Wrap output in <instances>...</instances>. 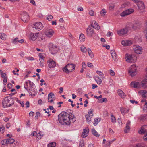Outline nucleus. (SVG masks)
Wrapping results in <instances>:
<instances>
[{
  "mask_svg": "<svg viewBox=\"0 0 147 147\" xmlns=\"http://www.w3.org/2000/svg\"><path fill=\"white\" fill-rule=\"evenodd\" d=\"M21 19L24 23L27 22L29 20V16L28 13L25 11H23L21 14Z\"/></svg>",
  "mask_w": 147,
  "mask_h": 147,
  "instance_id": "nucleus-6",
  "label": "nucleus"
},
{
  "mask_svg": "<svg viewBox=\"0 0 147 147\" xmlns=\"http://www.w3.org/2000/svg\"><path fill=\"white\" fill-rule=\"evenodd\" d=\"M134 11V10L132 9H129L123 11L121 13V16L124 17L130 14Z\"/></svg>",
  "mask_w": 147,
  "mask_h": 147,
  "instance_id": "nucleus-12",
  "label": "nucleus"
},
{
  "mask_svg": "<svg viewBox=\"0 0 147 147\" xmlns=\"http://www.w3.org/2000/svg\"><path fill=\"white\" fill-rule=\"evenodd\" d=\"M88 51L90 57L91 58H92L94 57V55L91 49L89 48H88Z\"/></svg>",
  "mask_w": 147,
  "mask_h": 147,
  "instance_id": "nucleus-32",
  "label": "nucleus"
},
{
  "mask_svg": "<svg viewBox=\"0 0 147 147\" xmlns=\"http://www.w3.org/2000/svg\"><path fill=\"white\" fill-rule=\"evenodd\" d=\"M94 23V26L95 27H96L95 29L98 30H99L100 28V27L96 22L95 21H94L92 22V23Z\"/></svg>",
  "mask_w": 147,
  "mask_h": 147,
  "instance_id": "nucleus-34",
  "label": "nucleus"
},
{
  "mask_svg": "<svg viewBox=\"0 0 147 147\" xmlns=\"http://www.w3.org/2000/svg\"><path fill=\"white\" fill-rule=\"evenodd\" d=\"M133 49L135 52L138 54H141L142 52V48L138 45H134L133 46Z\"/></svg>",
  "mask_w": 147,
  "mask_h": 147,
  "instance_id": "nucleus-10",
  "label": "nucleus"
},
{
  "mask_svg": "<svg viewBox=\"0 0 147 147\" xmlns=\"http://www.w3.org/2000/svg\"><path fill=\"white\" fill-rule=\"evenodd\" d=\"M107 102V100L106 98H102L99 101V103H102L103 102Z\"/></svg>",
  "mask_w": 147,
  "mask_h": 147,
  "instance_id": "nucleus-43",
  "label": "nucleus"
},
{
  "mask_svg": "<svg viewBox=\"0 0 147 147\" xmlns=\"http://www.w3.org/2000/svg\"><path fill=\"white\" fill-rule=\"evenodd\" d=\"M92 132L93 134L97 137H99L100 136V135L96 131L94 128H93L92 129Z\"/></svg>",
  "mask_w": 147,
  "mask_h": 147,
  "instance_id": "nucleus-29",
  "label": "nucleus"
},
{
  "mask_svg": "<svg viewBox=\"0 0 147 147\" xmlns=\"http://www.w3.org/2000/svg\"><path fill=\"white\" fill-rule=\"evenodd\" d=\"M53 17L52 15H50L47 16V19L49 21H51Z\"/></svg>",
  "mask_w": 147,
  "mask_h": 147,
  "instance_id": "nucleus-50",
  "label": "nucleus"
},
{
  "mask_svg": "<svg viewBox=\"0 0 147 147\" xmlns=\"http://www.w3.org/2000/svg\"><path fill=\"white\" fill-rule=\"evenodd\" d=\"M93 109H91L88 111V114L90 116H93L94 115L93 114Z\"/></svg>",
  "mask_w": 147,
  "mask_h": 147,
  "instance_id": "nucleus-39",
  "label": "nucleus"
},
{
  "mask_svg": "<svg viewBox=\"0 0 147 147\" xmlns=\"http://www.w3.org/2000/svg\"><path fill=\"white\" fill-rule=\"evenodd\" d=\"M87 64L88 67H91L93 66L92 64L90 62H88Z\"/></svg>",
  "mask_w": 147,
  "mask_h": 147,
  "instance_id": "nucleus-58",
  "label": "nucleus"
},
{
  "mask_svg": "<svg viewBox=\"0 0 147 147\" xmlns=\"http://www.w3.org/2000/svg\"><path fill=\"white\" fill-rule=\"evenodd\" d=\"M26 59L28 60L33 61L34 60V58L31 57H28L26 58Z\"/></svg>",
  "mask_w": 147,
  "mask_h": 147,
  "instance_id": "nucleus-52",
  "label": "nucleus"
},
{
  "mask_svg": "<svg viewBox=\"0 0 147 147\" xmlns=\"http://www.w3.org/2000/svg\"><path fill=\"white\" fill-rule=\"evenodd\" d=\"M110 74L112 76H114L115 75V72L113 71V70L111 69L110 70Z\"/></svg>",
  "mask_w": 147,
  "mask_h": 147,
  "instance_id": "nucleus-56",
  "label": "nucleus"
},
{
  "mask_svg": "<svg viewBox=\"0 0 147 147\" xmlns=\"http://www.w3.org/2000/svg\"><path fill=\"white\" fill-rule=\"evenodd\" d=\"M28 91L29 93L32 96H34L37 92L36 89L34 88H33V89H29Z\"/></svg>",
  "mask_w": 147,
  "mask_h": 147,
  "instance_id": "nucleus-20",
  "label": "nucleus"
},
{
  "mask_svg": "<svg viewBox=\"0 0 147 147\" xmlns=\"http://www.w3.org/2000/svg\"><path fill=\"white\" fill-rule=\"evenodd\" d=\"M79 39L81 42H83L85 40V37L84 35L82 33H81L80 35Z\"/></svg>",
  "mask_w": 147,
  "mask_h": 147,
  "instance_id": "nucleus-31",
  "label": "nucleus"
},
{
  "mask_svg": "<svg viewBox=\"0 0 147 147\" xmlns=\"http://www.w3.org/2000/svg\"><path fill=\"white\" fill-rule=\"evenodd\" d=\"M143 110L144 111H145L146 112H147V102H146L145 104L144 105Z\"/></svg>",
  "mask_w": 147,
  "mask_h": 147,
  "instance_id": "nucleus-48",
  "label": "nucleus"
},
{
  "mask_svg": "<svg viewBox=\"0 0 147 147\" xmlns=\"http://www.w3.org/2000/svg\"><path fill=\"white\" fill-rule=\"evenodd\" d=\"M89 14L91 16H93L94 15V12L92 10H90L89 11Z\"/></svg>",
  "mask_w": 147,
  "mask_h": 147,
  "instance_id": "nucleus-51",
  "label": "nucleus"
},
{
  "mask_svg": "<svg viewBox=\"0 0 147 147\" xmlns=\"http://www.w3.org/2000/svg\"><path fill=\"white\" fill-rule=\"evenodd\" d=\"M147 119V115H142L140 117V120L144 121Z\"/></svg>",
  "mask_w": 147,
  "mask_h": 147,
  "instance_id": "nucleus-35",
  "label": "nucleus"
},
{
  "mask_svg": "<svg viewBox=\"0 0 147 147\" xmlns=\"http://www.w3.org/2000/svg\"><path fill=\"white\" fill-rule=\"evenodd\" d=\"M89 133V129H84V131L82 133L81 136L83 138H85L87 137Z\"/></svg>",
  "mask_w": 147,
  "mask_h": 147,
  "instance_id": "nucleus-22",
  "label": "nucleus"
},
{
  "mask_svg": "<svg viewBox=\"0 0 147 147\" xmlns=\"http://www.w3.org/2000/svg\"><path fill=\"white\" fill-rule=\"evenodd\" d=\"M106 13V11L105 9H102L100 11V14L102 16H104Z\"/></svg>",
  "mask_w": 147,
  "mask_h": 147,
  "instance_id": "nucleus-47",
  "label": "nucleus"
},
{
  "mask_svg": "<svg viewBox=\"0 0 147 147\" xmlns=\"http://www.w3.org/2000/svg\"><path fill=\"white\" fill-rule=\"evenodd\" d=\"M6 75V74L5 73H2L1 74V76L2 78L4 79L5 78H6L7 77H5V76Z\"/></svg>",
  "mask_w": 147,
  "mask_h": 147,
  "instance_id": "nucleus-54",
  "label": "nucleus"
},
{
  "mask_svg": "<svg viewBox=\"0 0 147 147\" xmlns=\"http://www.w3.org/2000/svg\"><path fill=\"white\" fill-rule=\"evenodd\" d=\"M36 136L37 138H38L40 139H41L42 137L40 133H38L37 134H36Z\"/></svg>",
  "mask_w": 147,
  "mask_h": 147,
  "instance_id": "nucleus-55",
  "label": "nucleus"
},
{
  "mask_svg": "<svg viewBox=\"0 0 147 147\" xmlns=\"http://www.w3.org/2000/svg\"><path fill=\"white\" fill-rule=\"evenodd\" d=\"M111 54L113 59L115 61H117V57L115 51L114 50H111Z\"/></svg>",
  "mask_w": 147,
  "mask_h": 147,
  "instance_id": "nucleus-21",
  "label": "nucleus"
},
{
  "mask_svg": "<svg viewBox=\"0 0 147 147\" xmlns=\"http://www.w3.org/2000/svg\"><path fill=\"white\" fill-rule=\"evenodd\" d=\"M96 73L99 75L100 77L102 78H104L103 74L100 71H97L96 72Z\"/></svg>",
  "mask_w": 147,
  "mask_h": 147,
  "instance_id": "nucleus-40",
  "label": "nucleus"
},
{
  "mask_svg": "<svg viewBox=\"0 0 147 147\" xmlns=\"http://www.w3.org/2000/svg\"><path fill=\"white\" fill-rule=\"evenodd\" d=\"M56 146V143L55 142L50 143L48 145V147H55Z\"/></svg>",
  "mask_w": 147,
  "mask_h": 147,
  "instance_id": "nucleus-36",
  "label": "nucleus"
},
{
  "mask_svg": "<svg viewBox=\"0 0 147 147\" xmlns=\"http://www.w3.org/2000/svg\"><path fill=\"white\" fill-rule=\"evenodd\" d=\"M137 68L134 65H132L128 70V73L131 77L134 76L136 74Z\"/></svg>",
  "mask_w": 147,
  "mask_h": 147,
  "instance_id": "nucleus-7",
  "label": "nucleus"
},
{
  "mask_svg": "<svg viewBox=\"0 0 147 147\" xmlns=\"http://www.w3.org/2000/svg\"><path fill=\"white\" fill-rule=\"evenodd\" d=\"M59 122L62 125H69L71 123H74L76 120L74 115L70 114L67 112L63 111L58 115Z\"/></svg>",
  "mask_w": 147,
  "mask_h": 147,
  "instance_id": "nucleus-1",
  "label": "nucleus"
},
{
  "mask_svg": "<svg viewBox=\"0 0 147 147\" xmlns=\"http://www.w3.org/2000/svg\"><path fill=\"white\" fill-rule=\"evenodd\" d=\"M137 3L138 9L142 12L144 11L145 7L144 3L141 1H139Z\"/></svg>",
  "mask_w": 147,
  "mask_h": 147,
  "instance_id": "nucleus-17",
  "label": "nucleus"
},
{
  "mask_svg": "<svg viewBox=\"0 0 147 147\" xmlns=\"http://www.w3.org/2000/svg\"><path fill=\"white\" fill-rule=\"evenodd\" d=\"M128 32L127 28H125L119 30L117 32L119 36H121L127 34Z\"/></svg>",
  "mask_w": 147,
  "mask_h": 147,
  "instance_id": "nucleus-16",
  "label": "nucleus"
},
{
  "mask_svg": "<svg viewBox=\"0 0 147 147\" xmlns=\"http://www.w3.org/2000/svg\"><path fill=\"white\" fill-rule=\"evenodd\" d=\"M94 26H93L91 24L89 25L88 28L87 29L86 33L87 36L89 37H92L93 34L94 33Z\"/></svg>",
  "mask_w": 147,
  "mask_h": 147,
  "instance_id": "nucleus-5",
  "label": "nucleus"
},
{
  "mask_svg": "<svg viewBox=\"0 0 147 147\" xmlns=\"http://www.w3.org/2000/svg\"><path fill=\"white\" fill-rule=\"evenodd\" d=\"M12 86V84L11 83L8 84L7 85V87L9 89L11 88Z\"/></svg>",
  "mask_w": 147,
  "mask_h": 147,
  "instance_id": "nucleus-64",
  "label": "nucleus"
},
{
  "mask_svg": "<svg viewBox=\"0 0 147 147\" xmlns=\"http://www.w3.org/2000/svg\"><path fill=\"white\" fill-rule=\"evenodd\" d=\"M49 49L53 54H55L57 52L58 48L57 46L54 45L52 43H50L49 45Z\"/></svg>",
  "mask_w": 147,
  "mask_h": 147,
  "instance_id": "nucleus-8",
  "label": "nucleus"
},
{
  "mask_svg": "<svg viewBox=\"0 0 147 147\" xmlns=\"http://www.w3.org/2000/svg\"><path fill=\"white\" fill-rule=\"evenodd\" d=\"M48 67L50 68L54 67L56 65V63L52 59H50L47 61Z\"/></svg>",
  "mask_w": 147,
  "mask_h": 147,
  "instance_id": "nucleus-15",
  "label": "nucleus"
},
{
  "mask_svg": "<svg viewBox=\"0 0 147 147\" xmlns=\"http://www.w3.org/2000/svg\"><path fill=\"white\" fill-rule=\"evenodd\" d=\"M55 99V96L52 92L50 93L48 95V102L52 103Z\"/></svg>",
  "mask_w": 147,
  "mask_h": 147,
  "instance_id": "nucleus-13",
  "label": "nucleus"
},
{
  "mask_svg": "<svg viewBox=\"0 0 147 147\" xmlns=\"http://www.w3.org/2000/svg\"><path fill=\"white\" fill-rule=\"evenodd\" d=\"M130 129V127L129 125H126L125 129L124 130V132L125 133H127L129 132V130Z\"/></svg>",
  "mask_w": 147,
  "mask_h": 147,
  "instance_id": "nucleus-41",
  "label": "nucleus"
},
{
  "mask_svg": "<svg viewBox=\"0 0 147 147\" xmlns=\"http://www.w3.org/2000/svg\"><path fill=\"white\" fill-rule=\"evenodd\" d=\"M129 110V109H127L124 108H121L120 111L122 114L124 115L127 113L128 112Z\"/></svg>",
  "mask_w": 147,
  "mask_h": 147,
  "instance_id": "nucleus-25",
  "label": "nucleus"
},
{
  "mask_svg": "<svg viewBox=\"0 0 147 147\" xmlns=\"http://www.w3.org/2000/svg\"><path fill=\"white\" fill-rule=\"evenodd\" d=\"M33 28H35L36 29H37L40 30L43 28V26L42 23L40 22H38L35 23L32 25Z\"/></svg>",
  "mask_w": 147,
  "mask_h": 147,
  "instance_id": "nucleus-11",
  "label": "nucleus"
},
{
  "mask_svg": "<svg viewBox=\"0 0 147 147\" xmlns=\"http://www.w3.org/2000/svg\"><path fill=\"white\" fill-rule=\"evenodd\" d=\"M30 2L32 4L34 5H36L35 2V1L34 0H31L30 1Z\"/></svg>",
  "mask_w": 147,
  "mask_h": 147,
  "instance_id": "nucleus-59",
  "label": "nucleus"
},
{
  "mask_svg": "<svg viewBox=\"0 0 147 147\" xmlns=\"http://www.w3.org/2000/svg\"><path fill=\"white\" fill-rule=\"evenodd\" d=\"M5 130V129L4 127H1L0 128V131L2 133L4 132Z\"/></svg>",
  "mask_w": 147,
  "mask_h": 147,
  "instance_id": "nucleus-53",
  "label": "nucleus"
},
{
  "mask_svg": "<svg viewBox=\"0 0 147 147\" xmlns=\"http://www.w3.org/2000/svg\"><path fill=\"white\" fill-rule=\"evenodd\" d=\"M7 81V78H5L4 79V80L3 81V84L4 85H5L6 84V83Z\"/></svg>",
  "mask_w": 147,
  "mask_h": 147,
  "instance_id": "nucleus-57",
  "label": "nucleus"
},
{
  "mask_svg": "<svg viewBox=\"0 0 147 147\" xmlns=\"http://www.w3.org/2000/svg\"><path fill=\"white\" fill-rule=\"evenodd\" d=\"M36 132L35 131L33 132L32 133L31 135V136H36Z\"/></svg>",
  "mask_w": 147,
  "mask_h": 147,
  "instance_id": "nucleus-62",
  "label": "nucleus"
},
{
  "mask_svg": "<svg viewBox=\"0 0 147 147\" xmlns=\"http://www.w3.org/2000/svg\"><path fill=\"white\" fill-rule=\"evenodd\" d=\"M142 96L144 98L147 97V91L146 90H141L139 92Z\"/></svg>",
  "mask_w": 147,
  "mask_h": 147,
  "instance_id": "nucleus-23",
  "label": "nucleus"
},
{
  "mask_svg": "<svg viewBox=\"0 0 147 147\" xmlns=\"http://www.w3.org/2000/svg\"><path fill=\"white\" fill-rule=\"evenodd\" d=\"M60 91H59V93L61 94L63 92V88L62 87H60L59 88Z\"/></svg>",
  "mask_w": 147,
  "mask_h": 147,
  "instance_id": "nucleus-60",
  "label": "nucleus"
},
{
  "mask_svg": "<svg viewBox=\"0 0 147 147\" xmlns=\"http://www.w3.org/2000/svg\"><path fill=\"white\" fill-rule=\"evenodd\" d=\"M15 141V140L13 138L7 139V144H11Z\"/></svg>",
  "mask_w": 147,
  "mask_h": 147,
  "instance_id": "nucleus-37",
  "label": "nucleus"
},
{
  "mask_svg": "<svg viewBox=\"0 0 147 147\" xmlns=\"http://www.w3.org/2000/svg\"><path fill=\"white\" fill-rule=\"evenodd\" d=\"M111 120L112 122L113 123H114L116 122V120L115 117L113 115H112L111 116Z\"/></svg>",
  "mask_w": 147,
  "mask_h": 147,
  "instance_id": "nucleus-45",
  "label": "nucleus"
},
{
  "mask_svg": "<svg viewBox=\"0 0 147 147\" xmlns=\"http://www.w3.org/2000/svg\"><path fill=\"white\" fill-rule=\"evenodd\" d=\"M126 61H128L129 62H131V60H132V55L130 54L129 55L128 54L127 55L126 54Z\"/></svg>",
  "mask_w": 147,
  "mask_h": 147,
  "instance_id": "nucleus-26",
  "label": "nucleus"
},
{
  "mask_svg": "<svg viewBox=\"0 0 147 147\" xmlns=\"http://www.w3.org/2000/svg\"><path fill=\"white\" fill-rule=\"evenodd\" d=\"M38 33H31L30 35V39L32 41H35L38 36Z\"/></svg>",
  "mask_w": 147,
  "mask_h": 147,
  "instance_id": "nucleus-19",
  "label": "nucleus"
},
{
  "mask_svg": "<svg viewBox=\"0 0 147 147\" xmlns=\"http://www.w3.org/2000/svg\"><path fill=\"white\" fill-rule=\"evenodd\" d=\"M75 67V65L74 64H68L62 69V70L66 74H69L74 70Z\"/></svg>",
  "mask_w": 147,
  "mask_h": 147,
  "instance_id": "nucleus-4",
  "label": "nucleus"
},
{
  "mask_svg": "<svg viewBox=\"0 0 147 147\" xmlns=\"http://www.w3.org/2000/svg\"><path fill=\"white\" fill-rule=\"evenodd\" d=\"M95 80L98 84H100L101 83L102 81L100 78L98 76H96L94 78Z\"/></svg>",
  "mask_w": 147,
  "mask_h": 147,
  "instance_id": "nucleus-30",
  "label": "nucleus"
},
{
  "mask_svg": "<svg viewBox=\"0 0 147 147\" xmlns=\"http://www.w3.org/2000/svg\"><path fill=\"white\" fill-rule=\"evenodd\" d=\"M101 120L100 118H96L94 119L93 124L94 126H96Z\"/></svg>",
  "mask_w": 147,
  "mask_h": 147,
  "instance_id": "nucleus-33",
  "label": "nucleus"
},
{
  "mask_svg": "<svg viewBox=\"0 0 147 147\" xmlns=\"http://www.w3.org/2000/svg\"><path fill=\"white\" fill-rule=\"evenodd\" d=\"M91 116L89 115L86 114L85 115V117L86 120V121L88 123H90L91 122Z\"/></svg>",
  "mask_w": 147,
  "mask_h": 147,
  "instance_id": "nucleus-28",
  "label": "nucleus"
},
{
  "mask_svg": "<svg viewBox=\"0 0 147 147\" xmlns=\"http://www.w3.org/2000/svg\"><path fill=\"white\" fill-rule=\"evenodd\" d=\"M14 103V99L7 96L5 97L2 100V104L4 108L8 107L13 105Z\"/></svg>",
  "mask_w": 147,
  "mask_h": 147,
  "instance_id": "nucleus-2",
  "label": "nucleus"
},
{
  "mask_svg": "<svg viewBox=\"0 0 147 147\" xmlns=\"http://www.w3.org/2000/svg\"><path fill=\"white\" fill-rule=\"evenodd\" d=\"M39 56L40 58V59H39L40 62L41 63V62L43 63L44 60L43 59L44 56L43 55L42 53H41L39 54Z\"/></svg>",
  "mask_w": 147,
  "mask_h": 147,
  "instance_id": "nucleus-38",
  "label": "nucleus"
},
{
  "mask_svg": "<svg viewBox=\"0 0 147 147\" xmlns=\"http://www.w3.org/2000/svg\"><path fill=\"white\" fill-rule=\"evenodd\" d=\"M0 38L3 40H5V34L4 33H0Z\"/></svg>",
  "mask_w": 147,
  "mask_h": 147,
  "instance_id": "nucleus-44",
  "label": "nucleus"
},
{
  "mask_svg": "<svg viewBox=\"0 0 147 147\" xmlns=\"http://www.w3.org/2000/svg\"><path fill=\"white\" fill-rule=\"evenodd\" d=\"M40 116V112H37L36 113V115L35 116V118H38V117Z\"/></svg>",
  "mask_w": 147,
  "mask_h": 147,
  "instance_id": "nucleus-63",
  "label": "nucleus"
},
{
  "mask_svg": "<svg viewBox=\"0 0 147 147\" xmlns=\"http://www.w3.org/2000/svg\"><path fill=\"white\" fill-rule=\"evenodd\" d=\"M54 34V31L52 29H47L45 30V35L49 38L52 37Z\"/></svg>",
  "mask_w": 147,
  "mask_h": 147,
  "instance_id": "nucleus-14",
  "label": "nucleus"
},
{
  "mask_svg": "<svg viewBox=\"0 0 147 147\" xmlns=\"http://www.w3.org/2000/svg\"><path fill=\"white\" fill-rule=\"evenodd\" d=\"M78 147H84V141L82 140L80 142Z\"/></svg>",
  "mask_w": 147,
  "mask_h": 147,
  "instance_id": "nucleus-46",
  "label": "nucleus"
},
{
  "mask_svg": "<svg viewBox=\"0 0 147 147\" xmlns=\"http://www.w3.org/2000/svg\"><path fill=\"white\" fill-rule=\"evenodd\" d=\"M140 24L139 23H135L132 26V28L134 30H135L137 28L140 27Z\"/></svg>",
  "mask_w": 147,
  "mask_h": 147,
  "instance_id": "nucleus-27",
  "label": "nucleus"
},
{
  "mask_svg": "<svg viewBox=\"0 0 147 147\" xmlns=\"http://www.w3.org/2000/svg\"><path fill=\"white\" fill-rule=\"evenodd\" d=\"M130 102L132 103V104H134V103H136V104H137L138 103L137 101H135L134 100H130Z\"/></svg>",
  "mask_w": 147,
  "mask_h": 147,
  "instance_id": "nucleus-61",
  "label": "nucleus"
},
{
  "mask_svg": "<svg viewBox=\"0 0 147 147\" xmlns=\"http://www.w3.org/2000/svg\"><path fill=\"white\" fill-rule=\"evenodd\" d=\"M132 87L134 88H138L142 87L145 88L147 87V79H144L141 82H132L131 83Z\"/></svg>",
  "mask_w": 147,
  "mask_h": 147,
  "instance_id": "nucleus-3",
  "label": "nucleus"
},
{
  "mask_svg": "<svg viewBox=\"0 0 147 147\" xmlns=\"http://www.w3.org/2000/svg\"><path fill=\"white\" fill-rule=\"evenodd\" d=\"M121 44L124 46H127L131 45L132 42L130 40H123L121 42Z\"/></svg>",
  "mask_w": 147,
  "mask_h": 147,
  "instance_id": "nucleus-18",
  "label": "nucleus"
},
{
  "mask_svg": "<svg viewBox=\"0 0 147 147\" xmlns=\"http://www.w3.org/2000/svg\"><path fill=\"white\" fill-rule=\"evenodd\" d=\"M138 133L140 134H145L143 137V139L146 141H147V130L145 129L143 127H141V129L139 130Z\"/></svg>",
  "mask_w": 147,
  "mask_h": 147,
  "instance_id": "nucleus-9",
  "label": "nucleus"
},
{
  "mask_svg": "<svg viewBox=\"0 0 147 147\" xmlns=\"http://www.w3.org/2000/svg\"><path fill=\"white\" fill-rule=\"evenodd\" d=\"M28 82L29 85L30 86L31 88H33L34 86V84L33 83L31 82L29 80Z\"/></svg>",
  "mask_w": 147,
  "mask_h": 147,
  "instance_id": "nucleus-49",
  "label": "nucleus"
},
{
  "mask_svg": "<svg viewBox=\"0 0 147 147\" xmlns=\"http://www.w3.org/2000/svg\"><path fill=\"white\" fill-rule=\"evenodd\" d=\"M118 94L122 98H124L125 96L123 91L120 89L118 90Z\"/></svg>",
  "mask_w": 147,
  "mask_h": 147,
  "instance_id": "nucleus-24",
  "label": "nucleus"
},
{
  "mask_svg": "<svg viewBox=\"0 0 147 147\" xmlns=\"http://www.w3.org/2000/svg\"><path fill=\"white\" fill-rule=\"evenodd\" d=\"M87 49L84 46H82L81 47V51L84 53H86L87 51Z\"/></svg>",
  "mask_w": 147,
  "mask_h": 147,
  "instance_id": "nucleus-42",
  "label": "nucleus"
}]
</instances>
